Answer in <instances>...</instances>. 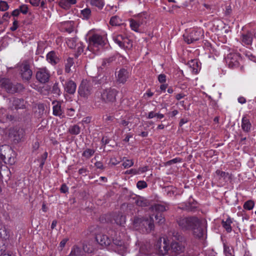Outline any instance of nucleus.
<instances>
[{
	"label": "nucleus",
	"mask_w": 256,
	"mask_h": 256,
	"mask_svg": "<svg viewBox=\"0 0 256 256\" xmlns=\"http://www.w3.org/2000/svg\"><path fill=\"white\" fill-rule=\"evenodd\" d=\"M177 222L182 230H192L196 237L200 238L204 234L206 221L204 218L196 216L180 217L177 220Z\"/></svg>",
	"instance_id": "1"
},
{
	"label": "nucleus",
	"mask_w": 256,
	"mask_h": 256,
	"mask_svg": "<svg viewBox=\"0 0 256 256\" xmlns=\"http://www.w3.org/2000/svg\"><path fill=\"white\" fill-rule=\"evenodd\" d=\"M162 238H160L156 244V248L164 255L168 254L170 256H176L184 252L185 250L186 244L184 242L174 240L169 246L166 238H164L162 250L161 248Z\"/></svg>",
	"instance_id": "2"
},
{
	"label": "nucleus",
	"mask_w": 256,
	"mask_h": 256,
	"mask_svg": "<svg viewBox=\"0 0 256 256\" xmlns=\"http://www.w3.org/2000/svg\"><path fill=\"white\" fill-rule=\"evenodd\" d=\"M148 18V15L146 12L134 16L133 18L129 20L131 30L136 32H144Z\"/></svg>",
	"instance_id": "3"
},
{
	"label": "nucleus",
	"mask_w": 256,
	"mask_h": 256,
	"mask_svg": "<svg viewBox=\"0 0 256 256\" xmlns=\"http://www.w3.org/2000/svg\"><path fill=\"white\" fill-rule=\"evenodd\" d=\"M134 226L136 230L142 229L144 232L148 233L154 228V220L151 216L146 220L136 218L134 220Z\"/></svg>",
	"instance_id": "4"
},
{
	"label": "nucleus",
	"mask_w": 256,
	"mask_h": 256,
	"mask_svg": "<svg viewBox=\"0 0 256 256\" xmlns=\"http://www.w3.org/2000/svg\"><path fill=\"white\" fill-rule=\"evenodd\" d=\"M202 36L203 32L200 29H190L184 34V41L188 44L198 40Z\"/></svg>",
	"instance_id": "5"
},
{
	"label": "nucleus",
	"mask_w": 256,
	"mask_h": 256,
	"mask_svg": "<svg viewBox=\"0 0 256 256\" xmlns=\"http://www.w3.org/2000/svg\"><path fill=\"white\" fill-rule=\"evenodd\" d=\"M112 37L114 41L122 48L130 50L132 46V42L128 37L122 34L114 33Z\"/></svg>",
	"instance_id": "6"
},
{
	"label": "nucleus",
	"mask_w": 256,
	"mask_h": 256,
	"mask_svg": "<svg viewBox=\"0 0 256 256\" xmlns=\"http://www.w3.org/2000/svg\"><path fill=\"white\" fill-rule=\"evenodd\" d=\"M10 138L15 143H18L24 140L25 130L24 128L16 127L10 130Z\"/></svg>",
	"instance_id": "7"
},
{
	"label": "nucleus",
	"mask_w": 256,
	"mask_h": 256,
	"mask_svg": "<svg viewBox=\"0 0 256 256\" xmlns=\"http://www.w3.org/2000/svg\"><path fill=\"white\" fill-rule=\"evenodd\" d=\"M112 238L114 244L120 250L124 251L127 248L126 236L123 232H116Z\"/></svg>",
	"instance_id": "8"
},
{
	"label": "nucleus",
	"mask_w": 256,
	"mask_h": 256,
	"mask_svg": "<svg viewBox=\"0 0 256 256\" xmlns=\"http://www.w3.org/2000/svg\"><path fill=\"white\" fill-rule=\"evenodd\" d=\"M88 42L89 46L88 47V49H90L92 46L100 48H102L105 44V41L104 38L98 34H94L90 36Z\"/></svg>",
	"instance_id": "9"
},
{
	"label": "nucleus",
	"mask_w": 256,
	"mask_h": 256,
	"mask_svg": "<svg viewBox=\"0 0 256 256\" xmlns=\"http://www.w3.org/2000/svg\"><path fill=\"white\" fill-rule=\"evenodd\" d=\"M226 60L229 67L233 68L239 66L242 59L238 54L231 52L228 54Z\"/></svg>",
	"instance_id": "10"
},
{
	"label": "nucleus",
	"mask_w": 256,
	"mask_h": 256,
	"mask_svg": "<svg viewBox=\"0 0 256 256\" xmlns=\"http://www.w3.org/2000/svg\"><path fill=\"white\" fill-rule=\"evenodd\" d=\"M92 92V88L90 84L86 81L83 80L78 89L79 95L83 98H88Z\"/></svg>",
	"instance_id": "11"
},
{
	"label": "nucleus",
	"mask_w": 256,
	"mask_h": 256,
	"mask_svg": "<svg viewBox=\"0 0 256 256\" xmlns=\"http://www.w3.org/2000/svg\"><path fill=\"white\" fill-rule=\"evenodd\" d=\"M115 76L117 82L120 84H124L128 78L130 72L127 69L121 68L116 71Z\"/></svg>",
	"instance_id": "12"
},
{
	"label": "nucleus",
	"mask_w": 256,
	"mask_h": 256,
	"mask_svg": "<svg viewBox=\"0 0 256 256\" xmlns=\"http://www.w3.org/2000/svg\"><path fill=\"white\" fill-rule=\"evenodd\" d=\"M118 92L114 88L104 90L102 94V98L106 102H113L116 100Z\"/></svg>",
	"instance_id": "13"
},
{
	"label": "nucleus",
	"mask_w": 256,
	"mask_h": 256,
	"mask_svg": "<svg viewBox=\"0 0 256 256\" xmlns=\"http://www.w3.org/2000/svg\"><path fill=\"white\" fill-rule=\"evenodd\" d=\"M50 77V72L45 68H39L36 74V79L42 83H45L48 82Z\"/></svg>",
	"instance_id": "14"
},
{
	"label": "nucleus",
	"mask_w": 256,
	"mask_h": 256,
	"mask_svg": "<svg viewBox=\"0 0 256 256\" xmlns=\"http://www.w3.org/2000/svg\"><path fill=\"white\" fill-rule=\"evenodd\" d=\"M32 72L30 68V66L25 62L21 66V76L24 80H28L32 78Z\"/></svg>",
	"instance_id": "15"
},
{
	"label": "nucleus",
	"mask_w": 256,
	"mask_h": 256,
	"mask_svg": "<svg viewBox=\"0 0 256 256\" xmlns=\"http://www.w3.org/2000/svg\"><path fill=\"white\" fill-rule=\"evenodd\" d=\"M0 86L4 88L8 92L14 93L16 92V87L12 85L10 80L3 78L0 80Z\"/></svg>",
	"instance_id": "16"
},
{
	"label": "nucleus",
	"mask_w": 256,
	"mask_h": 256,
	"mask_svg": "<svg viewBox=\"0 0 256 256\" xmlns=\"http://www.w3.org/2000/svg\"><path fill=\"white\" fill-rule=\"evenodd\" d=\"M64 87L65 92L68 94H72L76 90V85L74 82L70 80L66 82L65 84H64Z\"/></svg>",
	"instance_id": "17"
},
{
	"label": "nucleus",
	"mask_w": 256,
	"mask_h": 256,
	"mask_svg": "<svg viewBox=\"0 0 256 256\" xmlns=\"http://www.w3.org/2000/svg\"><path fill=\"white\" fill-rule=\"evenodd\" d=\"M152 253V248L150 244H142L138 253L136 256H149Z\"/></svg>",
	"instance_id": "18"
},
{
	"label": "nucleus",
	"mask_w": 256,
	"mask_h": 256,
	"mask_svg": "<svg viewBox=\"0 0 256 256\" xmlns=\"http://www.w3.org/2000/svg\"><path fill=\"white\" fill-rule=\"evenodd\" d=\"M96 240L102 246H106L110 244V240L108 236L105 234H98L96 236Z\"/></svg>",
	"instance_id": "19"
},
{
	"label": "nucleus",
	"mask_w": 256,
	"mask_h": 256,
	"mask_svg": "<svg viewBox=\"0 0 256 256\" xmlns=\"http://www.w3.org/2000/svg\"><path fill=\"white\" fill-rule=\"evenodd\" d=\"M53 104V114L55 116H60L63 114L60 103L54 100L52 102Z\"/></svg>",
	"instance_id": "20"
},
{
	"label": "nucleus",
	"mask_w": 256,
	"mask_h": 256,
	"mask_svg": "<svg viewBox=\"0 0 256 256\" xmlns=\"http://www.w3.org/2000/svg\"><path fill=\"white\" fill-rule=\"evenodd\" d=\"M188 64L192 72L194 74H196L200 70V67L196 60H192L190 61Z\"/></svg>",
	"instance_id": "21"
},
{
	"label": "nucleus",
	"mask_w": 256,
	"mask_h": 256,
	"mask_svg": "<svg viewBox=\"0 0 256 256\" xmlns=\"http://www.w3.org/2000/svg\"><path fill=\"white\" fill-rule=\"evenodd\" d=\"M76 2V0H60L59 6L65 10L69 9L72 5L74 4Z\"/></svg>",
	"instance_id": "22"
},
{
	"label": "nucleus",
	"mask_w": 256,
	"mask_h": 256,
	"mask_svg": "<svg viewBox=\"0 0 256 256\" xmlns=\"http://www.w3.org/2000/svg\"><path fill=\"white\" fill-rule=\"evenodd\" d=\"M3 146L0 148V178H3L4 173L6 171V172H8V170L6 166H3L4 168H2V166H1V162L4 161L6 158L5 154H4L2 153V150Z\"/></svg>",
	"instance_id": "23"
},
{
	"label": "nucleus",
	"mask_w": 256,
	"mask_h": 256,
	"mask_svg": "<svg viewBox=\"0 0 256 256\" xmlns=\"http://www.w3.org/2000/svg\"><path fill=\"white\" fill-rule=\"evenodd\" d=\"M62 30L68 33L74 31V22L72 21L64 22L62 24Z\"/></svg>",
	"instance_id": "24"
},
{
	"label": "nucleus",
	"mask_w": 256,
	"mask_h": 256,
	"mask_svg": "<svg viewBox=\"0 0 256 256\" xmlns=\"http://www.w3.org/2000/svg\"><path fill=\"white\" fill-rule=\"evenodd\" d=\"M251 127L252 124L250 120L246 116H244L242 120V130L245 132H248L250 131Z\"/></svg>",
	"instance_id": "25"
},
{
	"label": "nucleus",
	"mask_w": 256,
	"mask_h": 256,
	"mask_svg": "<svg viewBox=\"0 0 256 256\" xmlns=\"http://www.w3.org/2000/svg\"><path fill=\"white\" fill-rule=\"evenodd\" d=\"M46 60L52 64H56L59 61V59L56 56L55 52L52 51L49 52L47 54Z\"/></svg>",
	"instance_id": "26"
},
{
	"label": "nucleus",
	"mask_w": 256,
	"mask_h": 256,
	"mask_svg": "<svg viewBox=\"0 0 256 256\" xmlns=\"http://www.w3.org/2000/svg\"><path fill=\"white\" fill-rule=\"evenodd\" d=\"M10 234V230L4 225L0 224V237L4 240L8 239Z\"/></svg>",
	"instance_id": "27"
},
{
	"label": "nucleus",
	"mask_w": 256,
	"mask_h": 256,
	"mask_svg": "<svg viewBox=\"0 0 256 256\" xmlns=\"http://www.w3.org/2000/svg\"><path fill=\"white\" fill-rule=\"evenodd\" d=\"M252 34L251 32H248L242 36V44L246 45H250L252 43Z\"/></svg>",
	"instance_id": "28"
},
{
	"label": "nucleus",
	"mask_w": 256,
	"mask_h": 256,
	"mask_svg": "<svg viewBox=\"0 0 256 256\" xmlns=\"http://www.w3.org/2000/svg\"><path fill=\"white\" fill-rule=\"evenodd\" d=\"M114 222L118 225H122L126 222V217L120 214L114 215Z\"/></svg>",
	"instance_id": "29"
},
{
	"label": "nucleus",
	"mask_w": 256,
	"mask_h": 256,
	"mask_svg": "<svg viewBox=\"0 0 256 256\" xmlns=\"http://www.w3.org/2000/svg\"><path fill=\"white\" fill-rule=\"evenodd\" d=\"M134 202L140 206H146L149 204L148 201L142 197H136Z\"/></svg>",
	"instance_id": "30"
},
{
	"label": "nucleus",
	"mask_w": 256,
	"mask_h": 256,
	"mask_svg": "<svg viewBox=\"0 0 256 256\" xmlns=\"http://www.w3.org/2000/svg\"><path fill=\"white\" fill-rule=\"evenodd\" d=\"M232 220L230 218H228L226 221H222V226L228 232L232 231L231 224Z\"/></svg>",
	"instance_id": "31"
},
{
	"label": "nucleus",
	"mask_w": 256,
	"mask_h": 256,
	"mask_svg": "<svg viewBox=\"0 0 256 256\" xmlns=\"http://www.w3.org/2000/svg\"><path fill=\"white\" fill-rule=\"evenodd\" d=\"M122 22V20L118 16H115L111 18L110 23L113 26H117L120 25Z\"/></svg>",
	"instance_id": "32"
},
{
	"label": "nucleus",
	"mask_w": 256,
	"mask_h": 256,
	"mask_svg": "<svg viewBox=\"0 0 256 256\" xmlns=\"http://www.w3.org/2000/svg\"><path fill=\"white\" fill-rule=\"evenodd\" d=\"M74 64V60L72 58H69L66 60L65 64V72H70L71 71L70 68L73 66Z\"/></svg>",
	"instance_id": "33"
},
{
	"label": "nucleus",
	"mask_w": 256,
	"mask_h": 256,
	"mask_svg": "<svg viewBox=\"0 0 256 256\" xmlns=\"http://www.w3.org/2000/svg\"><path fill=\"white\" fill-rule=\"evenodd\" d=\"M82 252L80 248L76 246H74L68 256H81Z\"/></svg>",
	"instance_id": "34"
},
{
	"label": "nucleus",
	"mask_w": 256,
	"mask_h": 256,
	"mask_svg": "<svg viewBox=\"0 0 256 256\" xmlns=\"http://www.w3.org/2000/svg\"><path fill=\"white\" fill-rule=\"evenodd\" d=\"M90 4L94 6L98 7V8H102L104 6V0H90Z\"/></svg>",
	"instance_id": "35"
},
{
	"label": "nucleus",
	"mask_w": 256,
	"mask_h": 256,
	"mask_svg": "<svg viewBox=\"0 0 256 256\" xmlns=\"http://www.w3.org/2000/svg\"><path fill=\"white\" fill-rule=\"evenodd\" d=\"M152 210L156 212H158L157 214H161L162 212L165 211L166 208L164 205L157 204L152 208Z\"/></svg>",
	"instance_id": "36"
},
{
	"label": "nucleus",
	"mask_w": 256,
	"mask_h": 256,
	"mask_svg": "<svg viewBox=\"0 0 256 256\" xmlns=\"http://www.w3.org/2000/svg\"><path fill=\"white\" fill-rule=\"evenodd\" d=\"M68 132L72 134L77 135L80 132V128L78 125H74L69 128Z\"/></svg>",
	"instance_id": "37"
},
{
	"label": "nucleus",
	"mask_w": 256,
	"mask_h": 256,
	"mask_svg": "<svg viewBox=\"0 0 256 256\" xmlns=\"http://www.w3.org/2000/svg\"><path fill=\"white\" fill-rule=\"evenodd\" d=\"M77 38H70L67 40L66 43L68 46L71 48H74L76 47L77 44Z\"/></svg>",
	"instance_id": "38"
},
{
	"label": "nucleus",
	"mask_w": 256,
	"mask_h": 256,
	"mask_svg": "<svg viewBox=\"0 0 256 256\" xmlns=\"http://www.w3.org/2000/svg\"><path fill=\"white\" fill-rule=\"evenodd\" d=\"M254 206V202L252 200L246 201L244 204V208L247 210H252Z\"/></svg>",
	"instance_id": "39"
},
{
	"label": "nucleus",
	"mask_w": 256,
	"mask_h": 256,
	"mask_svg": "<svg viewBox=\"0 0 256 256\" xmlns=\"http://www.w3.org/2000/svg\"><path fill=\"white\" fill-rule=\"evenodd\" d=\"M94 151L92 149H86L82 153V156L88 159L90 158L94 154Z\"/></svg>",
	"instance_id": "40"
},
{
	"label": "nucleus",
	"mask_w": 256,
	"mask_h": 256,
	"mask_svg": "<svg viewBox=\"0 0 256 256\" xmlns=\"http://www.w3.org/2000/svg\"><path fill=\"white\" fill-rule=\"evenodd\" d=\"M233 250L230 248V246L224 244V253L226 256H233Z\"/></svg>",
	"instance_id": "41"
},
{
	"label": "nucleus",
	"mask_w": 256,
	"mask_h": 256,
	"mask_svg": "<svg viewBox=\"0 0 256 256\" xmlns=\"http://www.w3.org/2000/svg\"><path fill=\"white\" fill-rule=\"evenodd\" d=\"M52 92L56 94V96H58L60 94V90L58 86V84H54L52 86Z\"/></svg>",
	"instance_id": "42"
},
{
	"label": "nucleus",
	"mask_w": 256,
	"mask_h": 256,
	"mask_svg": "<svg viewBox=\"0 0 256 256\" xmlns=\"http://www.w3.org/2000/svg\"><path fill=\"white\" fill-rule=\"evenodd\" d=\"M134 162L132 160H126L122 164L124 168H128L134 165Z\"/></svg>",
	"instance_id": "43"
},
{
	"label": "nucleus",
	"mask_w": 256,
	"mask_h": 256,
	"mask_svg": "<svg viewBox=\"0 0 256 256\" xmlns=\"http://www.w3.org/2000/svg\"><path fill=\"white\" fill-rule=\"evenodd\" d=\"M82 14L84 18H88L91 14V11L90 8H85L82 10Z\"/></svg>",
	"instance_id": "44"
},
{
	"label": "nucleus",
	"mask_w": 256,
	"mask_h": 256,
	"mask_svg": "<svg viewBox=\"0 0 256 256\" xmlns=\"http://www.w3.org/2000/svg\"><path fill=\"white\" fill-rule=\"evenodd\" d=\"M155 218L159 224H162L165 221L164 218L162 214H156Z\"/></svg>",
	"instance_id": "45"
},
{
	"label": "nucleus",
	"mask_w": 256,
	"mask_h": 256,
	"mask_svg": "<svg viewBox=\"0 0 256 256\" xmlns=\"http://www.w3.org/2000/svg\"><path fill=\"white\" fill-rule=\"evenodd\" d=\"M216 175L219 176L220 178H224V179L226 178L228 174V173H226L224 172H222L220 170H217L216 172Z\"/></svg>",
	"instance_id": "46"
},
{
	"label": "nucleus",
	"mask_w": 256,
	"mask_h": 256,
	"mask_svg": "<svg viewBox=\"0 0 256 256\" xmlns=\"http://www.w3.org/2000/svg\"><path fill=\"white\" fill-rule=\"evenodd\" d=\"M8 8V6L6 2L1 0L0 2V10L2 11L6 10Z\"/></svg>",
	"instance_id": "47"
},
{
	"label": "nucleus",
	"mask_w": 256,
	"mask_h": 256,
	"mask_svg": "<svg viewBox=\"0 0 256 256\" xmlns=\"http://www.w3.org/2000/svg\"><path fill=\"white\" fill-rule=\"evenodd\" d=\"M136 186L138 189H142L147 187V184L144 181L140 180L137 182Z\"/></svg>",
	"instance_id": "48"
},
{
	"label": "nucleus",
	"mask_w": 256,
	"mask_h": 256,
	"mask_svg": "<svg viewBox=\"0 0 256 256\" xmlns=\"http://www.w3.org/2000/svg\"><path fill=\"white\" fill-rule=\"evenodd\" d=\"M20 11L24 14H26L28 11V8L26 5L24 4L20 6Z\"/></svg>",
	"instance_id": "49"
},
{
	"label": "nucleus",
	"mask_w": 256,
	"mask_h": 256,
	"mask_svg": "<svg viewBox=\"0 0 256 256\" xmlns=\"http://www.w3.org/2000/svg\"><path fill=\"white\" fill-rule=\"evenodd\" d=\"M137 170L138 174H142V173L146 172L148 170V166H146L140 168L138 170Z\"/></svg>",
	"instance_id": "50"
},
{
	"label": "nucleus",
	"mask_w": 256,
	"mask_h": 256,
	"mask_svg": "<svg viewBox=\"0 0 256 256\" xmlns=\"http://www.w3.org/2000/svg\"><path fill=\"white\" fill-rule=\"evenodd\" d=\"M158 81L161 82H164L166 81V76L164 74H160L158 76Z\"/></svg>",
	"instance_id": "51"
},
{
	"label": "nucleus",
	"mask_w": 256,
	"mask_h": 256,
	"mask_svg": "<svg viewBox=\"0 0 256 256\" xmlns=\"http://www.w3.org/2000/svg\"><path fill=\"white\" fill-rule=\"evenodd\" d=\"M113 60H114L112 58H108L104 60L102 65L103 66H106L107 64H110V62H112Z\"/></svg>",
	"instance_id": "52"
},
{
	"label": "nucleus",
	"mask_w": 256,
	"mask_h": 256,
	"mask_svg": "<svg viewBox=\"0 0 256 256\" xmlns=\"http://www.w3.org/2000/svg\"><path fill=\"white\" fill-rule=\"evenodd\" d=\"M216 252L212 250H208L206 252L205 256H216Z\"/></svg>",
	"instance_id": "53"
},
{
	"label": "nucleus",
	"mask_w": 256,
	"mask_h": 256,
	"mask_svg": "<svg viewBox=\"0 0 256 256\" xmlns=\"http://www.w3.org/2000/svg\"><path fill=\"white\" fill-rule=\"evenodd\" d=\"M181 161V160L180 158H175L172 160H171L167 162L168 164H172L176 163L178 162H180Z\"/></svg>",
	"instance_id": "54"
},
{
	"label": "nucleus",
	"mask_w": 256,
	"mask_h": 256,
	"mask_svg": "<svg viewBox=\"0 0 256 256\" xmlns=\"http://www.w3.org/2000/svg\"><path fill=\"white\" fill-rule=\"evenodd\" d=\"M119 163V161L116 158H112L110 160V164L112 166H115Z\"/></svg>",
	"instance_id": "55"
},
{
	"label": "nucleus",
	"mask_w": 256,
	"mask_h": 256,
	"mask_svg": "<svg viewBox=\"0 0 256 256\" xmlns=\"http://www.w3.org/2000/svg\"><path fill=\"white\" fill-rule=\"evenodd\" d=\"M40 0H30V3L34 6H37L39 5Z\"/></svg>",
	"instance_id": "56"
},
{
	"label": "nucleus",
	"mask_w": 256,
	"mask_h": 256,
	"mask_svg": "<svg viewBox=\"0 0 256 256\" xmlns=\"http://www.w3.org/2000/svg\"><path fill=\"white\" fill-rule=\"evenodd\" d=\"M18 27V22L17 20H14L13 22V26L12 27H11L10 30L12 31L16 30Z\"/></svg>",
	"instance_id": "57"
},
{
	"label": "nucleus",
	"mask_w": 256,
	"mask_h": 256,
	"mask_svg": "<svg viewBox=\"0 0 256 256\" xmlns=\"http://www.w3.org/2000/svg\"><path fill=\"white\" fill-rule=\"evenodd\" d=\"M95 166L99 169L102 170L104 168V166L102 162H97L94 164Z\"/></svg>",
	"instance_id": "58"
},
{
	"label": "nucleus",
	"mask_w": 256,
	"mask_h": 256,
	"mask_svg": "<svg viewBox=\"0 0 256 256\" xmlns=\"http://www.w3.org/2000/svg\"><path fill=\"white\" fill-rule=\"evenodd\" d=\"M166 190L168 194L170 196H172V195H173L174 194V192L172 190V187H168L166 189Z\"/></svg>",
	"instance_id": "59"
},
{
	"label": "nucleus",
	"mask_w": 256,
	"mask_h": 256,
	"mask_svg": "<svg viewBox=\"0 0 256 256\" xmlns=\"http://www.w3.org/2000/svg\"><path fill=\"white\" fill-rule=\"evenodd\" d=\"M156 113L152 111V112H150L148 114L147 118H154V117H156Z\"/></svg>",
	"instance_id": "60"
},
{
	"label": "nucleus",
	"mask_w": 256,
	"mask_h": 256,
	"mask_svg": "<svg viewBox=\"0 0 256 256\" xmlns=\"http://www.w3.org/2000/svg\"><path fill=\"white\" fill-rule=\"evenodd\" d=\"M126 174H138L137 170L136 169H131L130 170H127L126 171Z\"/></svg>",
	"instance_id": "61"
},
{
	"label": "nucleus",
	"mask_w": 256,
	"mask_h": 256,
	"mask_svg": "<svg viewBox=\"0 0 256 256\" xmlns=\"http://www.w3.org/2000/svg\"><path fill=\"white\" fill-rule=\"evenodd\" d=\"M60 190L63 193H66L68 191V188L65 184H62L60 188Z\"/></svg>",
	"instance_id": "62"
},
{
	"label": "nucleus",
	"mask_w": 256,
	"mask_h": 256,
	"mask_svg": "<svg viewBox=\"0 0 256 256\" xmlns=\"http://www.w3.org/2000/svg\"><path fill=\"white\" fill-rule=\"evenodd\" d=\"M185 96H186V95L184 94L183 93L178 94L176 96V98L177 100H180L184 98Z\"/></svg>",
	"instance_id": "63"
},
{
	"label": "nucleus",
	"mask_w": 256,
	"mask_h": 256,
	"mask_svg": "<svg viewBox=\"0 0 256 256\" xmlns=\"http://www.w3.org/2000/svg\"><path fill=\"white\" fill-rule=\"evenodd\" d=\"M238 102H240L241 104H244L246 103V100L244 97L240 96V97L238 98Z\"/></svg>",
	"instance_id": "64"
}]
</instances>
